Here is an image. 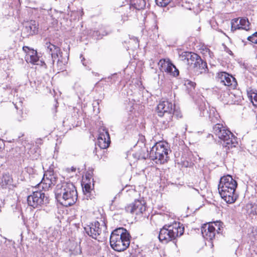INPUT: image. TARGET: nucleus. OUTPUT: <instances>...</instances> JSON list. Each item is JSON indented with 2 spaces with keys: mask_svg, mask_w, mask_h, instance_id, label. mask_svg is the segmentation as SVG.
<instances>
[{
  "mask_svg": "<svg viewBox=\"0 0 257 257\" xmlns=\"http://www.w3.org/2000/svg\"><path fill=\"white\" fill-rule=\"evenodd\" d=\"M55 198L61 204L68 207L74 204L77 200V192L74 185L70 182L61 181L55 190Z\"/></svg>",
  "mask_w": 257,
  "mask_h": 257,
  "instance_id": "nucleus-1",
  "label": "nucleus"
},
{
  "mask_svg": "<svg viewBox=\"0 0 257 257\" xmlns=\"http://www.w3.org/2000/svg\"><path fill=\"white\" fill-rule=\"evenodd\" d=\"M130 238L131 235L125 228H116L111 232L110 236V246L115 251H124L130 245Z\"/></svg>",
  "mask_w": 257,
  "mask_h": 257,
  "instance_id": "nucleus-2",
  "label": "nucleus"
},
{
  "mask_svg": "<svg viewBox=\"0 0 257 257\" xmlns=\"http://www.w3.org/2000/svg\"><path fill=\"white\" fill-rule=\"evenodd\" d=\"M184 232V228L180 222H175L172 224L165 225L161 229L159 235V240L164 243H167L176 240L177 237L181 236Z\"/></svg>",
  "mask_w": 257,
  "mask_h": 257,
  "instance_id": "nucleus-3",
  "label": "nucleus"
},
{
  "mask_svg": "<svg viewBox=\"0 0 257 257\" xmlns=\"http://www.w3.org/2000/svg\"><path fill=\"white\" fill-rule=\"evenodd\" d=\"M168 144L165 142L156 143L152 148L150 153V158L157 164H164L168 159Z\"/></svg>",
  "mask_w": 257,
  "mask_h": 257,
  "instance_id": "nucleus-4",
  "label": "nucleus"
},
{
  "mask_svg": "<svg viewBox=\"0 0 257 257\" xmlns=\"http://www.w3.org/2000/svg\"><path fill=\"white\" fill-rule=\"evenodd\" d=\"M47 48V52L51 55V59L47 61V63L53 66L54 65L55 60L57 59V66L58 70L63 69L66 61L62 57V52L60 48L50 42H47L45 45Z\"/></svg>",
  "mask_w": 257,
  "mask_h": 257,
  "instance_id": "nucleus-5",
  "label": "nucleus"
},
{
  "mask_svg": "<svg viewBox=\"0 0 257 257\" xmlns=\"http://www.w3.org/2000/svg\"><path fill=\"white\" fill-rule=\"evenodd\" d=\"M173 105L172 102L168 100L161 101L158 104L156 112L159 116H165L166 120L163 121L165 127H169V122L172 120L173 115L175 114Z\"/></svg>",
  "mask_w": 257,
  "mask_h": 257,
  "instance_id": "nucleus-6",
  "label": "nucleus"
},
{
  "mask_svg": "<svg viewBox=\"0 0 257 257\" xmlns=\"http://www.w3.org/2000/svg\"><path fill=\"white\" fill-rule=\"evenodd\" d=\"M222 228V223L216 221L204 224L201 229L203 237L206 240H212L214 238L216 233H220Z\"/></svg>",
  "mask_w": 257,
  "mask_h": 257,
  "instance_id": "nucleus-7",
  "label": "nucleus"
},
{
  "mask_svg": "<svg viewBox=\"0 0 257 257\" xmlns=\"http://www.w3.org/2000/svg\"><path fill=\"white\" fill-rule=\"evenodd\" d=\"M85 233L90 237L97 239L102 231L106 229V225L104 222L101 224L98 221H95L86 225L84 227Z\"/></svg>",
  "mask_w": 257,
  "mask_h": 257,
  "instance_id": "nucleus-8",
  "label": "nucleus"
},
{
  "mask_svg": "<svg viewBox=\"0 0 257 257\" xmlns=\"http://www.w3.org/2000/svg\"><path fill=\"white\" fill-rule=\"evenodd\" d=\"M57 180V174L54 173L53 168L50 167L45 172L41 182L38 185L39 188L42 187L44 191L48 190L52 185L56 184Z\"/></svg>",
  "mask_w": 257,
  "mask_h": 257,
  "instance_id": "nucleus-9",
  "label": "nucleus"
},
{
  "mask_svg": "<svg viewBox=\"0 0 257 257\" xmlns=\"http://www.w3.org/2000/svg\"><path fill=\"white\" fill-rule=\"evenodd\" d=\"M27 202L29 206L35 208L44 203H46L47 198L43 191H35L32 194L28 196Z\"/></svg>",
  "mask_w": 257,
  "mask_h": 257,
  "instance_id": "nucleus-10",
  "label": "nucleus"
},
{
  "mask_svg": "<svg viewBox=\"0 0 257 257\" xmlns=\"http://www.w3.org/2000/svg\"><path fill=\"white\" fill-rule=\"evenodd\" d=\"M146 6L145 0H131L130 5L123 6L122 9L125 12H122V20L124 22L127 20L131 15L132 9L138 10L143 9Z\"/></svg>",
  "mask_w": 257,
  "mask_h": 257,
  "instance_id": "nucleus-11",
  "label": "nucleus"
},
{
  "mask_svg": "<svg viewBox=\"0 0 257 257\" xmlns=\"http://www.w3.org/2000/svg\"><path fill=\"white\" fill-rule=\"evenodd\" d=\"M236 187H218V191L221 198L227 203H234L238 197L235 193Z\"/></svg>",
  "mask_w": 257,
  "mask_h": 257,
  "instance_id": "nucleus-12",
  "label": "nucleus"
},
{
  "mask_svg": "<svg viewBox=\"0 0 257 257\" xmlns=\"http://www.w3.org/2000/svg\"><path fill=\"white\" fill-rule=\"evenodd\" d=\"M146 202L143 198L136 199L135 201L125 207L127 212L136 215L143 214L146 210Z\"/></svg>",
  "mask_w": 257,
  "mask_h": 257,
  "instance_id": "nucleus-13",
  "label": "nucleus"
},
{
  "mask_svg": "<svg viewBox=\"0 0 257 257\" xmlns=\"http://www.w3.org/2000/svg\"><path fill=\"white\" fill-rule=\"evenodd\" d=\"M158 65L162 71L167 72L174 76H177L179 74V70L169 59H161Z\"/></svg>",
  "mask_w": 257,
  "mask_h": 257,
  "instance_id": "nucleus-14",
  "label": "nucleus"
},
{
  "mask_svg": "<svg viewBox=\"0 0 257 257\" xmlns=\"http://www.w3.org/2000/svg\"><path fill=\"white\" fill-rule=\"evenodd\" d=\"M145 140L144 137H142L136 145L137 149H138V147L140 148L133 155L134 157L137 159H146L149 156L150 157L148 149L146 146V144L144 143V140Z\"/></svg>",
  "mask_w": 257,
  "mask_h": 257,
  "instance_id": "nucleus-15",
  "label": "nucleus"
},
{
  "mask_svg": "<svg viewBox=\"0 0 257 257\" xmlns=\"http://www.w3.org/2000/svg\"><path fill=\"white\" fill-rule=\"evenodd\" d=\"M200 57V56L196 53L187 51L183 52L179 55L180 60L186 64L190 69L195 65L196 62Z\"/></svg>",
  "mask_w": 257,
  "mask_h": 257,
  "instance_id": "nucleus-16",
  "label": "nucleus"
},
{
  "mask_svg": "<svg viewBox=\"0 0 257 257\" xmlns=\"http://www.w3.org/2000/svg\"><path fill=\"white\" fill-rule=\"evenodd\" d=\"M221 142L223 147L226 148L227 149L235 147L237 144L236 141L237 138L234 137L231 133V135H229L228 133L226 135L225 134L222 135V136L218 137Z\"/></svg>",
  "mask_w": 257,
  "mask_h": 257,
  "instance_id": "nucleus-17",
  "label": "nucleus"
},
{
  "mask_svg": "<svg viewBox=\"0 0 257 257\" xmlns=\"http://www.w3.org/2000/svg\"><path fill=\"white\" fill-rule=\"evenodd\" d=\"M235 78L225 72H220L217 73L216 80L226 86H231Z\"/></svg>",
  "mask_w": 257,
  "mask_h": 257,
  "instance_id": "nucleus-18",
  "label": "nucleus"
},
{
  "mask_svg": "<svg viewBox=\"0 0 257 257\" xmlns=\"http://www.w3.org/2000/svg\"><path fill=\"white\" fill-rule=\"evenodd\" d=\"M195 75H199L203 73H206L208 72V68L206 61L203 60L201 57L198 59L194 66L191 69Z\"/></svg>",
  "mask_w": 257,
  "mask_h": 257,
  "instance_id": "nucleus-19",
  "label": "nucleus"
},
{
  "mask_svg": "<svg viewBox=\"0 0 257 257\" xmlns=\"http://www.w3.org/2000/svg\"><path fill=\"white\" fill-rule=\"evenodd\" d=\"M98 145L101 149L107 148L110 143V139L108 132L103 130V132L99 134L98 137Z\"/></svg>",
  "mask_w": 257,
  "mask_h": 257,
  "instance_id": "nucleus-20",
  "label": "nucleus"
},
{
  "mask_svg": "<svg viewBox=\"0 0 257 257\" xmlns=\"http://www.w3.org/2000/svg\"><path fill=\"white\" fill-rule=\"evenodd\" d=\"M237 182L233 179L231 176L226 175L222 177L219 181L218 187H237Z\"/></svg>",
  "mask_w": 257,
  "mask_h": 257,
  "instance_id": "nucleus-21",
  "label": "nucleus"
},
{
  "mask_svg": "<svg viewBox=\"0 0 257 257\" xmlns=\"http://www.w3.org/2000/svg\"><path fill=\"white\" fill-rule=\"evenodd\" d=\"M24 27L29 35H34L38 32V24L34 20L26 22Z\"/></svg>",
  "mask_w": 257,
  "mask_h": 257,
  "instance_id": "nucleus-22",
  "label": "nucleus"
},
{
  "mask_svg": "<svg viewBox=\"0 0 257 257\" xmlns=\"http://www.w3.org/2000/svg\"><path fill=\"white\" fill-rule=\"evenodd\" d=\"M213 132L214 134L217 137L222 136L225 134L226 135L228 133L229 135H231V132L226 129L222 124L216 123L213 127Z\"/></svg>",
  "mask_w": 257,
  "mask_h": 257,
  "instance_id": "nucleus-23",
  "label": "nucleus"
},
{
  "mask_svg": "<svg viewBox=\"0 0 257 257\" xmlns=\"http://www.w3.org/2000/svg\"><path fill=\"white\" fill-rule=\"evenodd\" d=\"M182 0H156V4L160 7H164L168 5L171 2L174 4H179Z\"/></svg>",
  "mask_w": 257,
  "mask_h": 257,
  "instance_id": "nucleus-24",
  "label": "nucleus"
},
{
  "mask_svg": "<svg viewBox=\"0 0 257 257\" xmlns=\"http://www.w3.org/2000/svg\"><path fill=\"white\" fill-rule=\"evenodd\" d=\"M238 23L239 26L241 29H244L247 30L249 29V22L247 19H245L244 18H241L239 19Z\"/></svg>",
  "mask_w": 257,
  "mask_h": 257,
  "instance_id": "nucleus-25",
  "label": "nucleus"
},
{
  "mask_svg": "<svg viewBox=\"0 0 257 257\" xmlns=\"http://www.w3.org/2000/svg\"><path fill=\"white\" fill-rule=\"evenodd\" d=\"M2 182L3 186L10 185L12 183V178L9 174H6L3 176Z\"/></svg>",
  "mask_w": 257,
  "mask_h": 257,
  "instance_id": "nucleus-26",
  "label": "nucleus"
},
{
  "mask_svg": "<svg viewBox=\"0 0 257 257\" xmlns=\"http://www.w3.org/2000/svg\"><path fill=\"white\" fill-rule=\"evenodd\" d=\"M23 50L24 51H25L26 53H27V55H28L27 57L28 58L37 54V51L33 49H31L30 47L28 46H24L23 47Z\"/></svg>",
  "mask_w": 257,
  "mask_h": 257,
  "instance_id": "nucleus-27",
  "label": "nucleus"
},
{
  "mask_svg": "<svg viewBox=\"0 0 257 257\" xmlns=\"http://www.w3.org/2000/svg\"><path fill=\"white\" fill-rule=\"evenodd\" d=\"M239 19H234L231 21V30L232 31H234L237 29H241L239 23H238Z\"/></svg>",
  "mask_w": 257,
  "mask_h": 257,
  "instance_id": "nucleus-28",
  "label": "nucleus"
},
{
  "mask_svg": "<svg viewBox=\"0 0 257 257\" xmlns=\"http://www.w3.org/2000/svg\"><path fill=\"white\" fill-rule=\"evenodd\" d=\"M26 60L28 62H30L32 64H38V63H37L38 62L39 57H38L37 54L34 56H31L29 58L27 57L26 58Z\"/></svg>",
  "mask_w": 257,
  "mask_h": 257,
  "instance_id": "nucleus-29",
  "label": "nucleus"
},
{
  "mask_svg": "<svg viewBox=\"0 0 257 257\" xmlns=\"http://www.w3.org/2000/svg\"><path fill=\"white\" fill-rule=\"evenodd\" d=\"M247 40L253 43L257 44V32L247 37Z\"/></svg>",
  "mask_w": 257,
  "mask_h": 257,
  "instance_id": "nucleus-30",
  "label": "nucleus"
},
{
  "mask_svg": "<svg viewBox=\"0 0 257 257\" xmlns=\"http://www.w3.org/2000/svg\"><path fill=\"white\" fill-rule=\"evenodd\" d=\"M250 100L253 105L257 107V94L255 93L253 96H250Z\"/></svg>",
  "mask_w": 257,
  "mask_h": 257,
  "instance_id": "nucleus-31",
  "label": "nucleus"
},
{
  "mask_svg": "<svg viewBox=\"0 0 257 257\" xmlns=\"http://www.w3.org/2000/svg\"><path fill=\"white\" fill-rule=\"evenodd\" d=\"M185 85L187 86L189 85L191 88L192 87L193 88H194L196 84L195 83L192 82L191 81L187 80L185 83Z\"/></svg>",
  "mask_w": 257,
  "mask_h": 257,
  "instance_id": "nucleus-32",
  "label": "nucleus"
},
{
  "mask_svg": "<svg viewBox=\"0 0 257 257\" xmlns=\"http://www.w3.org/2000/svg\"><path fill=\"white\" fill-rule=\"evenodd\" d=\"M93 37H96V39H99L102 38V36L100 35V33L98 31H94L92 34Z\"/></svg>",
  "mask_w": 257,
  "mask_h": 257,
  "instance_id": "nucleus-33",
  "label": "nucleus"
},
{
  "mask_svg": "<svg viewBox=\"0 0 257 257\" xmlns=\"http://www.w3.org/2000/svg\"><path fill=\"white\" fill-rule=\"evenodd\" d=\"M251 212L253 213H254L255 214H257V203H254L252 206Z\"/></svg>",
  "mask_w": 257,
  "mask_h": 257,
  "instance_id": "nucleus-34",
  "label": "nucleus"
},
{
  "mask_svg": "<svg viewBox=\"0 0 257 257\" xmlns=\"http://www.w3.org/2000/svg\"><path fill=\"white\" fill-rule=\"evenodd\" d=\"M90 189V187L88 185H85L84 190L86 192H89Z\"/></svg>",
  "mask_w": 257,
  "mask_h": 257,
  "instance_id": "nucleus-35",
  "label": "nucleus"
},
{
  "mask_svg": "<svg viewBox=\"0 0 257 257\" xmlns=\"http://www.w3.org/2000/svg\"><path fill=\"white\" fill-rule=\"evenodd\" d=\"M36 143L38 145H41L42 144V140L41 139H37L36 141Z\"/></svg>",
  "mask_w": 257,
  "mask_h": 257,
  "instance_id": "nucleus-36",
  "label": "nucleus"
},
{
  "mask_svg": "<svg viewBox=\"0 0 257 257\" xmlns=\"http://www.w3.org/2000/svg\"><path fill=\"white\" fill-rule=\"evenodd\" d=\"M81 62H82V64H83V65L86 66V64L85 62V59H84V58H83L81 59Z\"/></svg>",
  "mask_w": 257,
  "mask_h": 257,
  "instance_id": "nucleus-37",
  "label": "nucleus"
},
{
  "mask_svg": "<svg viewBox=\"0 0 257 257\" xmlns=\"http://www.w3.org/2000/svg\"><path fill=\"white\" fill-rule=\"evenodd\" d=\"M70 169H71V171L72 172H74V171H75V170H76L75 168H74V167H72L70 168Z\"/></svg>",
  "mask_w": 257,
  "mask_h": 257,
  "instance_id": "nucleus-38",
  "label": "nucleus"
},
{
  "mask_svg": "<svg viewBox=\"0 0 257 257\" xmlns=\"http://www.w3.org/2000/svg\"><path fill=\"white\" fill-rule=\"evenodd\" d=\"M176 115L177 117H181V115H180L179 114H176Z\"/></svg>",
  "mask_w": 257,
  "mask_h": 257,
  "instance_id": "nucleus-39",
  "label": "nucleus"
},
{
  "mask_svg": "<svg viewBox=\"0 0 257 257\" xmlns=\"http://www.w3.org/2000/svg\"><path fill=\"white\" fill-rule=\"evenodd\" d=\"M229 54L230 55H232V54H232V52L230 50V51H229Z\"/></svg>",
  "mask_w": 257,
  "mask_h": 257,
  "instance_id": "nucleus-40",
  "label": "nucleus"
},
{
  "mask_svg": "<svg viewBox=\"0 0 257 257\" xmlns=\"http://www.w3.org/2000/svg\"><path fill=\"white\" fill-rule=\"evenodd\" d=\"M43 65H44L46 66V64L45 63L43 62Z\"/></svg>",
  "mask_w": 257,
  "mask_h": 257,
  "instance_id": "nucleus-41",
  "label": "nucleus"
}]
</instances>
